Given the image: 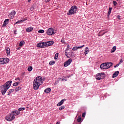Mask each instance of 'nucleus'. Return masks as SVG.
<instances>
[{
  "instance_id": "34",
  "label": "nucleus",
  "mask_w": 124,
  "mask_h": 124,
  "mask_svg": "<svg viewBox=\"0 0 124 124\" xmlns=\"http://www.w3.org/2000/svg\"><path fill=\"white\" fill-rule=\"evenodd\" d=\"M38 32L39 33H44V30H41L38 31Z\"/></svg>"
},
{
  "instance_id": "51",
  "label": "nucleus",
  "mask_w": 124,
  "mask_h": 124,
  "mask_svg": "<svg viewBox=\"0 0 124 124\" xmlns=\"http://www.w3.org/2000/svg\"><path fill=\"white\" fill-rule=\"evenodd\" d=\"M122 62H123V60H120L119 64H121V63H122Z\"/></svg>"
},
{
  "instance_id": "35",
  "label": "nucleus",
  "mask_w": 124,
  "mask_h": 124,
  "mask_svg": "<svg viewBox=\"0 0 124 124\" xmlns=\"http://www.w3.org/2000/svg\"><path fill=\"white\" fill-rule=\"evenodd\" d=\"M28 71H31V70H32V66H29L28 68Z\"/></svg>"
},
{
  "instance_id": "3",
  "label": "nucleus",
  "mask_w": 124,
  "mask_h": 124,
  "mask_svg": "<svg viewBox=\"0 0 124 124\" xmlns=\"http://www.w3.org/2000/svg\"><path fill=\"white\" fill-rule=\"evenodd\" d=\"M78 10V7L76 5L72 6L67 13V15H73L77 13V10Z\"/></svg>"
},
{
  "instance_id": "15",
  "label": "nucleus",
  "mask_w": 124,
  "mask_h": 124,
  "mask_svg": "<svg viewBox=\"0 0 124 124\" xmlns=\"http://www.w3.org/2000/svg\"><path fill=\"white\" fill-rule=\"evenodd\" d=\"M113 65V63L112 62H107V69H108Z\"/></svg>"
},
{
  "instance_id": "7",
  "label": "nucleus",
  "mask_w": 124,
  "mask_h": 124,
  "mask_svg": "<svg viewBox=\"0 0 124 124\" xmlns=\"http://www.w3.org/2000/svg\"><path fill=\"white\" fill-rule=\"evenodd\" d=\"M105 74L104 73H98L96 75V80H101L104 79L105 78Z\"/></svg>"
},
{
  "instance_id": "5",
  "label": "nucleus",
  "mask_w": 124,
  "mask_h": 124,
  "mask_svg": "<svg viewBox=\"0 0 124 124\" xmlns=\"http://www.w3.org/2000/svg\"><path fill=\"white\" fill-rule=\"evenodd\" d=\"M55 33H56V32H55V29L53 28L48 29L46 31V34L47 35H54Z\"/></svg>"
},
{
  "instance_id": "25",
  "label": "nucleus",
  "mask_w": 124,
  "mask_h": 124,
  "mask_svg": "<svg viewBox=\"0 0 124 124\" xmlns=\"http://www.w3.org/2000/svg\"><path fill=\"white\" fill-rule=\"evenodd\" d=\"M21 90H22V87L21 86H19L16 88L15 92H19V91Z\"/></svg>"
},
{
  "instance_id": "14",
  "label": "nucleus",
  "mask_w": 124,
  "mask_h": 124,
  "mask_svg": "<svg viewBox=\"0 0 124 124\" xmlns=\"http://www.w3.org/2000/svg\"><path fill=\"white\" fill-rule=\"evenodd\" d=\"M42 80V77L39 76V77H37L34 80V81H35L36 82V81L37 82H42V81H41Z\"/></svg>"
},
{
  "instance_id": "53",
  "label": "nucleus",
  "mask_w": 124,
  "mask_h": 124,
  "mask_svg": "<svg viewBox=\"0 0 124 124\" xmlns=\"http://www.w3.org/2000/svg\"><path fill=\"white\" fill-rule=\"evenodd\" d=\"M31 0H28V2H30Z\"/></svg>"
},
{
  "instance_id": "4",
  "label": "nucleus",
  "mask_w": 124,
  "mask_h": 124,
  "mask_svg": "<svg viewBox=\"0 0 124 124\" xmlns=\"http://www.w3.org/2000/svg\"><path fill=\"white\" fill-rule=\"evenodd\" d=\"M42 82H38L34 80L33 82V88L36 91L39 89V87H40L41 85H42Z\"/></svg>"
},
{
  "instance_id": "50",
  "label": "nucleus",
  "mask_w": 124,
  "mask_h": 124,
  "mask_svg": "<svg viewBox=\"0 0 124 124\" xmlns=\"http://www.w3.org/2000/svg\"><path fill=\"white\" fill-rule=\"evenodd\" d=\"M17 50H21V47H18L16 48Z\"/></svg>"
},
{
  "instance_id": "46",
  "label": "nucleus",
  "mask_w": 124,
  "mask_h": 124,
  "mask_svg": "<svg viewBox=\"0 0 124 124\" xmlns=\"http://www.w3.org/2000/svg\"><path fill=\"white\" fill-rule=\"evenodd\" d=\"M107 32V31L104 32L103 33V34H102L101 35V36H102L104 35V34H105V33H106Z\"/></svg>"
},
{
  "instance_id": "44",
  "label": "nucleus",
  "mask_w": 124,
  "mask_h": 124,
  "mask_svg": "<svg viewBox=\"0 0 124 124\" xmlns=\"http://www.w3.org/2000/svg\"><path fill=\"white\" fill-rule=\"evenodd\" d=\"M16 81H20V78H15Z\"/></svg>"
},
{
  "instance_id": "8",
  "label": "nucleus",
  "mask_w": 124,
  "mask_h": 124,
  "mask_svg": "<svg viewBox=\"0 0 124 124\" xmlns=\"http://www.w3.org/2000/svg\"><path fill=\"white\" fill-rule=\"evenodd\" d=\"M14 119H15V116L12 115L11 113L6 117V120L8 121V122H11V121H13Z\"/></svg>"
},
{
  "instance_id": "28",
  "label": "nucleus",
  "mask_w": 124,
  "mask_h": 124,
  "mask_svg": "<svg viewBox=\"0 0 124 124\" xmlns=\"http://www.w3.org/2000/svg\"><path fill=\"white\" fill-rule=\"evenodd\" d=\"M19 84H20V82L17 81L16 83H14L13 84V86H14V87H17V86H18V85H19Z\"/></svg>"
},
{
  "instance_id": "17",
  "label": "nucleus",
  "mask_w": 124,
  "mask_h": 124,
  "mask_svg": "<svg viewBox=\"0 0 124 124\" xmlns=\"http://www.w3.org/2000/svg\"><path fill=\"white\" fill-rule=\"evenodd\" d=\"M119 71H116L115 72H114V73L112 75V78H115L117 77V76H118V75H119Z\"/></svg>"
},
{
  "instance_id": "43",
  "label": "nucleus",
  "mask_w": 124,
  "mask_h": 124,
  "mask_svg": "<svg viewBox=\"0 0 124 124\" xmlns=\"http://www.w3.org/2000/svg\"><path fill=\"white\" fill-rule=\"evenodd\" d=\"M85 116H86V113H83L82 114V117H84Z\"/></svg>"
},
{
  "instance_id": "22",
  "label": "nucleus",
  "mask_w": 124,
  "mask_h": 124,
  "mask_svg": "<svg viewBox=\"0 0 124 124\" xmlns=\"http://www.w3.org/2000/svg\"><path fill=\"white\" fill-rule=\"evenodd\" d=\"M61 79H62V78H57V80H56L55 82L54 83V86H56L58 84V83L60 82V81H61Z\"/></svg>"
},
{
  "instance_id": "37",
  "label": "nucleus",
  "mask_w": 124,
  "mask_h": 124,
  "mask_svg": "<svg viewBox=\"0 0 124 124\" xmlns=\"http://www.w3.org/2000/svg\"><path fill=\"white\" fill-rule=\"evenodd\" d=\"M81 120H82V118H81V117H78V123H80V122H81Z\"/></svg>"
},
{
  "instance_id": "16",
  "label": "nucleus",
  "mask_w": 124,
  "mask_h": 124,
  "mask_svg": "<svg viewBox=\"0 0 124 124\" xmlns=\"http://www.w3.org/2000/svg\"><path fill=\"white\" fill-rule=\"evenodd\" d=\"M9 22V20L8 19H6L4 20V23L2 25V27H5L6 25H7L8 23Z\"/></svg>"
},
{
  "instance_id": "6",
  "label": "nucleus",
  "mask_w": 124,
  "mask_h": 124,
  "mask_svg": "<svg viewBox=\"0 0 124 124\" xmlns=\"http://www.w3.org/2000/svg\"><path fill=\"white\" fill-rule=\"evenodd\" d=\"M10 61V60L7 58H0V64H6Z\"/></svg>"
},
{
  "instance_id": "26",
  "label": "nucleus",
  "mask_w": 124,
  "mask_h": 124,
  "mask_svg": "<svg viewBox=\"0 0 124 124\" xmlns=\"http://www.w3.org/2000/svg\"><path fill=\"white\" fill-rule=\"evenodd\" d=\"M25 41H22L20 42L19 43V46H20V47H22V46H23V45H25Z\"/></svg>"
},
{
  "instance_id": "9",
  "label": "nucleus",
  "mask_w": 124,
  "mask_h": 124,
  "mask_svg": "<svg viewBox=\"0 0 124 124\" xmlns=\"http://www.w3.org/2000/svg\"><path fill=\"white\" fill-rule=\"evenodd\" d=\"M71 62H72V59H69L68 60L65 62H64V67H67V66H68V65H70V63H71Z\"/></svg>"
},
{
  "instance_id": "23",
  "label": "nucleus",
  "mask_w": 124,
  "mask_h": 124,
  "mask_svg": "<svg viewBox=\"0 0 124 124\" xmlns=\"http://www.w3.org/2000/svg\"><path fill=\"white\" fill-rule=\"evenodd\" d=\"M14 92V89H10L7 92V95H10L11 93H13Z\"/></svg>"
},
{
  "instance_id": "47",
  "label": "nucleus",
  "mask_w": 124,
  "mask_h": 124,
  "mask_svg": "<svg viewBox=\"0 0 124 124\" xmlns=\"http://www.w3.org/2000/svg\"><path fill=\"white\" fill-rule=\"evenodd\" d=\"M61 81H67V79H65V78H63L61 80Z\"/></svg>"
},
{
  "instance_id": "38",
  "label": "nucleus",
  "mask_w": 124,
  "mask_h": 124,
  "mask_svg": "<svg viewBox=\"0 0 124 124\" xmlns=\"http://www.w3.org/2000/svg\"><path fill=\"white\" fill-rule=\"evenodd\" d=\"M25 108H18V111H24Z\"/></svg>"
},
{
  "instance_id": "48",
  "label": "nucleus",
  "mask_w": 124,
  "mask_h": 124,
  "mask_svg": "<svg viewBox=\"0 0 124 124\" xmlns=\"http://www.w3.org/2000/svg\"><path fill=\"white\" fill-rule=\"evenodd\" d=\"M17 32V30H15L14 31V33L15 34H17V33H16Z\"/></svg>"
},
{
  "instance_id": "59",
  "label": "nucleus",
  "mask_w": 124,
  "mask_h": 124,
  "mask_svg": "<svg viewBox=\"0 0 124 124\" xmlns=\"http://www.w3.org/2000/svg\"><path fill=\"white\" fill-rule=\"evenodd\" d=\"M98 36H100V35H98Z\"/></svg>"
},
{
  "instance_id": "52",
  "label": "nucleus",
  "mask_w": 124,
  "mask_h": 124,
  "mask_svg": "<svg viewBox=\"0 0 124 124\" xmlns=\"http://www.w3.org/2000/svg\"><path fill=\"white\" fill-rule=\"evenodd\" d=\"M61 42H62V43H64V40H61Z\"/></svg>"
},
{
  "instance_id": "13",
  "label": "nucleus",
  "mask_w": 124,
  "mask_h": 124,
  "mask_svg": "<svg viewBox=\"0 0 124 124\" xmlns=\"http://www.w3.org/2000/svg\"><path fill=\"white\" fill-rule=\"evenodd\" d=\"M5 50L6 51L7 56H9L10 55V48L5 47Z\"/></svg>"
},
{
  "instance_id": "27",
  "label": "nucleus",
  "mask_w": 124,
  "mask_h": 124,
  "mask_svg": "<svg viewBox=\"0 0 124 124\" xmlns=\"http://www.w3.org/2000/svg\"><path fill=\"white\" fill-rule=\"evenodd\" d=\"M117 47H113L111 50L110 53H114L116 51Z\"/></svg>"
},
{
  "instance_id": "55",
  "label": "nucleus",
  "mask_w": 124,
  "mask_h": 124,
  "mask_svg": "<svg viewBox=\"0 0 124 124\" xmlns=\"http://www.w3.org/2000/svg\"><path fill=\"white\" fill-rule=\"evenodd\" d=\"M78 47H84V45L83 46H78Z\"/></svg>"
},
{
  "instance_id": "45",
  "label": "nucleus",
  "mask_w": 124,
  "mask_h": 124,
  "mask_svg": "<svg viewBox=\"0 0 124 124\" xmlns=\"http://www.w3.org/2000/svg\"><path fill=\"white\" fill-rule=\"evenodd\" d=\"M117 18H118V19H119V20H121V16H117Z\"/></svg>"
},
{
  "instance_id": "20",
  "label": "nucleus",
  "mask_w": 124,
  "mask_h": 124,
  "mask_svg": "<svg viewBox=\"0 0 124 124\" xmlns=\"http://www.w3.org/2000/svg\"><path fill=\"white\" fill-rule=\"evenodd\" d=\"M89 52H90V50H89V48L86 47L85 48V51H84V54L86 56H87V54H89Z\"/></svg>"
},
{
  "instance_id": "58",
  "label": "nucleus",
  "mask_w": 124,
  "mask_h": 124,
  "mask_svg": "<svg viewBox=\"0 0 124 124\" xmlns=\"http://www.w3.org/2000/svg\"><path fill=\"white\" fill-rule=\"evenodd\" d=\"M70 77V76H68V78H69Z\"/></svg>"
},
{
  "instance_id": "2",
  "label": "nucleus",
  "mask_w": 124,
  "mask_h": 124,
  "mask_svg": "<svg viewBox=\"0 0 124 124\" xmlns=\"http://www.w3.org/2000/svg\"><path fill=\"white\" fill-rule=\"evenodd\" d=\"M54 44V41H49L39 43L37 45V47H46V46H52Z\"/></svg>"
},
{
  "instance_id": "39",
  "label": "nucleus",
  "mask_w": 124,
  "mask_h": 124,
  "mask_svg": "<svg viewBox=\"0 0 124 124\" xmlns=\"http://www.w3.org/2000/svg\"><path fill=\"white\" fill-rule=\"evenodd\" d=\"M9 18H10V19H13L14 18V16H12L10 14L9 15Z\"/></svg>"
},
{
  "instance_id": "42",
  "label": "nucleus",
  "mask_w": 124,
  "mask_h": 124,
  "mask_svg": "<svg viewBox=\"0 0 124 124\" xmlns=\"http://www.w3.org/2000/svg\"><path fill=\"white\" fill-rule=\"evenodd\" d=\"M119 65H120V64H117L115 66H114V68H116V67H118V66H119Z\"/></svg>"
},
{
  "instance_id": "24",
  "label": "nucleus",
  "mask_w": 124,
  "mask_h": 124,
  "mask_svg": "<svg viewBox=\"0 0 124 124\" xmlns=\"http://www.w3.org/2000/svg\"><path fill=\"white\" fill-rule=\"evenodd\" d=\"M111 11H112V8L109 7L108 13V17L109 18L110 15L111 14Z\"/></svg>"
},
{
  "instance_id": "21",
  "label": "nucleus",
  "mask_w": 124,
  "mask_h": 124,
  "mask_svg": "<svg viewBox=\"0 0 124 124\" xmlns=\"http://www.w3.org/2000/svg\"><path fill=\"white\" fill-rule=\"evenodd\" d=\"M64 100H65V99L62 100L60 102H59L57 104V106H61V105H62V104L64 102Z\"/></svg>"
},
{
  "instance_id": "12",
  "label": "nucleus",
  "mask_w": 124,
  "mask_h": 124,
  "mask_svg": "<svg viewBox=\"0 0 124 124\" xmlns=\"http://www.w3.org/2000/svg\"><path fill=\"white\" fill-rule=\"evenodd\" d=\"M68 50H71V48L69 47H67L66 50L65 51V55L67 57V58H69L68 54L69 53V52H70V50L69 51Z\"/></svg>"
},
{
  "instance_id": "36",
  "label": "nucleus",
  "mask_w": 124,
  "mask_h": 124,
  "mask_svg": "<svg viewBox=\"0 0 124 124\" xmlns=\"http://www.w3.org/2000/svg\"><path fill=\"white\" fill-rule=\"evenodd\" d=\"M64 107H65L64 106H62L60 107L59 108V110H60V111H62V110L64 109Z\"/></svg>"
},
{
  "instance_id": "40",
  "label": "nucleus",
  "mask_w": 124,
  "mask_h": 124,
  "mask_svg": "<svg viewBox=\"0 0 124 124\" xmlns=\"http://www.w3.org/2000/svg\"><path fill=\"white\" fill-rule=\"evenodd\" d=\"M113 4L114 5V6H116L117 5V1H113Z\"/></svg>"
},
{
  "instance_id": "1",
  "label": "nucleus",
  "mask_w": 124,
  "mask_h": 124,
  "mask_svg": "<svg viewBox=\"0 0 124 124\" xmlns=\"http://www.w3.org/2000/svg\"><path fill=\"white\" fill-rule=\"evenodd\" d=\"M11 84H12V81L10 80L6 82L4 85L1 86V93L2 95H4V94H5V93L7 92L8 89H9L11 86Z\"/></svg>"
},
{
  "instance_id": "54",
  "label": "nucleus",
  "mask_w": 124,
  "mask_h": 124,
  "mask_svg": "<svg viewBox=\"0 0 124 124\" xmlns=\"http://www.w3.org/2000/svg\"><path fill=\"white\" fill-rule=\"evenodd\" d=\"M67 47H69V45L68 44H67Z\"/></svg>"
},
{
  "instance_id": "11",
  "label": "nucleus",
  "mask_w": 124,
  "mask_h": 124,
  "mask_svg": "<svg viewBox=\"0 0 124 124\" xmlns=\"http://www.w3.org/2000/svg\"><path fill=\"white\" fill-rule=\"evenodd\" d=\"M101 69H107V63H103L100 66Z\"/></svg>"
},
{
  "instance_id": "19",
  "label": "nucleus",
  "mask_w": 124,
  "mask_h": 124,
  "mask_svg": "<svg viewBox=\"0 0 124 124\" xmlns=\"http://www.w3.org/2000/svg\"><path fill=\"white\" fill-rule=\"evenodd\" d=\"M51 92V88H48L45 90L44 92L46 93H49Z\"/></svg>"
},
{
  "instance_id": "10",
  "label": "nucleus",
  "mask_w": 124,
  "mask_h": 124,
  "mask_svg": "<svg viewBox=\"0 0 124 124\" xmlns=\"http://www.w3.org/2000/svg\"><path fill=\"white\" fill-rule=\"evenodd\" d=\"M21 112L18 110H13L11 112V114H12V116L15 117V116H18V115H20Z\"/></svg>"
},
{
  "instance_id": "49",
  "label": "nucleus",
  "mask_w": 124,
  "mask_h": 124,
  "mask_svg": "<svg viewBox=\"0 0 124 124\" xmlns=\"http://www.w3.org/2000/svg\"><path fill=\"white\" fill-rule=\"evenodd\" d=\"M50 1V0H45V2H49Z\"/></svg>"
},
{
  "instance_id": "60",
  "label": "nucleus",
  "mask_w": 124,
  "mask_h": 124,
  "mask_svg": "<svg viewBox=\"0 0 124 124\" xmlns=\"http://www.w3.org/2000/svg\"><path fill=\"white\" fill-rule=\"evenodd\" d=\"M113 47H116V46H113Z\"/></svg>"
},
{
  "instance_id": "56",
  "label": "nucleus",
  "mask_w": 124,
  "mask_h": 124,
  "mask_svg": "<svg viewBox=\"0 0 124 124\" xmlns=\"http://www.w3.org/2000/svg\"><path fill=\"white\" fill-rule=\"evenodd\" d=\"M45 80H46L45 78H43V81H45Z\"/></svg>"
},
{
  "instance_id": "61",
  "label": "nucleus",
  "mask_w": 124,
  "mask_h": 124,
  "mask_svg": "<svg viewBox=\"0 0 124 124\" xmlns=\"http://www.w3.org/2000/svg\"><path fill=\"white\" fill-rule=\"evenodd\" d=\"M117 0V1H118L119 0Z\"/></svg>"
},
{
  "instance_id": "32",
  "label": "nucleus",
  "mask_w": 124,
  "mask_h": 124,
  "mask_svg": "<svg viewBox=\"0 0 124 124\" xmlns=\"http://www.w3.org/2000/svg\"><path fill=\"white\" fill-rule=\"evenodd\" d=\"M54 63H55V61H51L49 62V64L50 65H53V64H54Z\"/></svg>"
},
{
  "instance_id": "33",
  "label": "nucleus",
  "mask_w": 124,
  "mask_h": 124,
  "mask_svg": "<svg viewBox=\"0 0 124 124\" xmlns=\"http://www.w3.org/2000/svg\"><path fill=\"white\" fill-rule=\"evenodd\" d=\"M23 23V20H20L17 21L15 24V25H16V24H20V23Z\"/></svg>"
},
{
  "instance_id": "30",
  "label": "nucleus",
  "mask_w": 124,
  "mask_h": 124,
  "mask_svg": "<svg viewBox=\"0 0 124 124\" xmlns=\"http://www.w3.org/2000/svg\"><path fill=\"white\" fill-rule=\"evenodd\" d=\"M80 48H81V47H74L72 50L73 51H77V50Z\"/></svg>"
},
{
  "instance_id": "41",
  "label": "nucleus",
  "mask_w": 124,
  "mask_h": 124,
  "mask_svg": "<svg viewBox=\"0 0 124 124\" xmlns=\"http://www.w3.org/2000/svg\"><path fill=\"white\" fill-rule=\"evenodd\" d=\"M27 20H28V18H25L23 19L22 20H21V21H23V22H26V21H27Z\"/></svg>"
},
{
  "instance_id": "57",
  "label": "nucleus",
  "mask_w": 124,
  "mask_h": 124,
  "mask_svg": "<svg viewBox=\"0 0 124 124\" xmlns=\"http://www.w3.org/2000/svg\"><path fill=\"white\" fill-rule=\"evenodd\" d=\"M99 33H101V31H100L99 32Z\"/></svg>"
},
{
  "instance_id": "31",
  "label": "nucleus",
  "mask_w": 124,
  "mask_h": 124,
  "mask_svg": "<svg viewBox=\"0 0 124 124\" xmlns=\"http://www.w3.org/2000/svg\"><path fill=\"white\" fill-rule=\"evenodd\" d=\"M58 58H59V53H56L54 57V59L58 60Z\"/></svg>"
},
{
  "instance_id": "18",
  "label": "nucleus",
  "mask_w": 124,
  "mask_h": 124,
  "mask_svg": "<svg viewBox=\"0 0 124 124\" xmlns=\"http://www.w3.org/2000/svg\"><path fill=\"white\" fill-rule=\"evenodd\" d=\"M33 28L31 27H29L26 29V31L27 32H30V31H32Z\"/></svg>"
},
{
  "instance_id": "29",
  "label": "nucleus",
  "mask_w": 124,
  "mask_h": 124,
  "mask_svg": "<svg viewBox=\"0 0 124 124\" xmlns=\"http://www.w3.org/2000/svg\"><path fill=\"white\" fill-rule=\"evenodd\" d=\"M10 14L14 16H15V14H16V12L15 11H12Z\"/></svg>"
}]
</instances>
